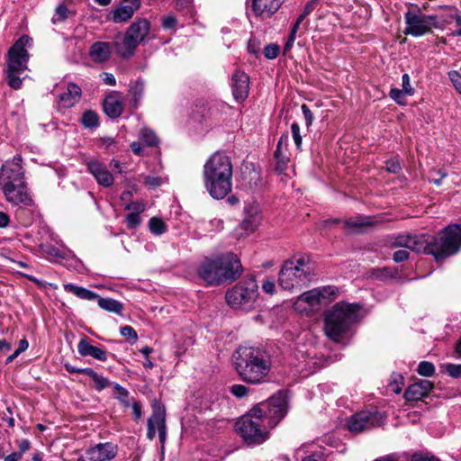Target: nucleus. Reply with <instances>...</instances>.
I'll list each match as a JSON object with an SVG mask.
<instances>
[{
  "label": "nucleus",
  "mask_w": 461,
  "mask_h": 461,
  "mask_svg": "<svg viewBox=\"0 0 461 461\" xmlns=\"http://www.w3.org/2000/svg\"><path fill=\"white\" fill-rule=\"evenodd\" d=\"M233 358L235 369L245 383L260 384L267 380L272 361L266 350L258 347H240Z\"/></svg>",
  "instance_id": "3"
},
{
  "label": "nucleus",
  "mask_w": 461,
  "mask_h": 461,
  "mask_svg": "<svg viewBox=\"0 0 461 461\" xmlns=\"http://www.w3.org/2000/svg\"><path fill=\"white\" fill-rule=\"evenodd\" d=\"M104 111L112 119L121 116L123 111V105L118 93L110 95L104 99Z\"/></svg>",
  "instance_id": "26"
},
{
  "label": "nucleus",
  "mask_w": 461,
  "mask_h": 461,
  "mask_svg": "<svg viewBox=\"0 0 461 461\" xmlns=\"http://www.w3.org/2000/svg\"><path fill=\"white\" fill-rule=\"evenodd\" d=\"M316 2L317 0H311L305 5L303 14L298 16L302 17V22L308 14H310L313 11Z\"/></svg>",
  "instance_id": "58"
},
{
  "label": "nucleus",
  "mask_w": 461,
  "mask_h": 461,
  "mask_svg": "<svg viewBox=\"0 0 461 461\" xmlns=\"http://www.w3.org/2000/svg\"><path fill=\"white\" fill-rule=\"evenodd\" d=\"M286 412L287 397L279 392L249 410L236 422V428L248 444H261L268 438V429L276 426Z\"/></svg>",
  "instance_id": "1"
},
{
  "label": "nucleus",
  "mask_w": 461,
  "mask_h": 461,
  "mask_svg": "<svg viewBox=\"0 0 461 461\" xmlns=\"http://www.w3.org/2000/svg\"><path fill=\"white\" fill-rule=\"evenodd\" d=\"M220 274L217 270V266L213 258H206L203 260L198 268V276L209 285H218L222 284Z\"/></svg>",
  "instance_id": "15"
},
{
  "label": "nucleus",
  "mask_w": 461,
  "mask_h": 461,
  "mask_svg": "<svg viewBox=\"0 0 461 461\" xmlns=\"http://www.w3.org/2000/svg\"><path fill=\"white\" fill-rule=\"evenodd\" d=\"M117 450V446L113 443H99L87 449L86 456L90 461H108L116 456Z\"/></svg>",
  "instance_id": "17"
},
{
  "label": "nucleus",
  "mask_w": 461,
  "mask_h": 461,
  "mask_svg": "<svg viewBox=\"0 0 461 461\" xmlns=\"http://www.w3.org/2000/svg\"><path fill=\"white\" fill-rule=\"evenodd\" d=\"M119 402L124 406L129 407L130 406V399H129V392L125 390L124 392L119 393L116 397Z\"/></svg>",
  "instance_id": "61"
},
{
  "label": "nucleus",
  "mask_w": 461,
  "mask_h": 461,
  "mask_svg": "<svg viewBox=\"0 0 461 461\" xmlns=\"http://www.w3.org/2000/svg\"><path fill=\"white\" fill-rule=\"evenodd\" d=\"M77 351L81 357H92L95 359L104 362L107 360V353L103 348L89 343L87 337L82 338L77 344Z\"/></svg>",
  "instance_id": "22"
},
{
  "label": "nucleus",
  "mask_w": 461,
  "mask_h": 461,
  "mask_svg": "<svg viewBox=\"0 0 461 461\" xmlns=\"http://www.w3.org/2000/svg\"><path fill=\"white\" fill-rule=\"evenodd\" d=\"M393 248H405L407 249L431 254L437 261L456 254L461 246V225H449L443 235L429 242L423 237L411 234H402L395 238L392 243Z\"/></svg>",
  "instance_id": "2"
},
{
  "label": "nucleus",
  "mask_w": 461,
  "mask_h": 461,
  "mask_svg": "<svg viewBox=\"0 0 461 461\" xmlns=\"http://www.w3.org/2000/svg\"><path fill=\"white\" fill-rule=\"evenodd\" d=\"M150 31V23L145 18H139L132 23L126 32L132 36V39L138 43L145 41Z\"/></svg>",
  "instance_id": "23"
},
{
  "label": "nucleus",
  "mask_w": 461,
  "mask_h": 461,
  "mask_svg": "<svg viewBox=\"0 0 461 461\" xmlns=\"http://www.w3.org/2000/svg\"><path fill=\"white\" fill-rule=\"evenodd\" d=\"M360 317V306L355 303H338L325 314V334L334 341H339L350 326Z\"/></svg>",
  "instance_id": "5"
},
{
  "label": "nucleus",
  "mask_w": 461,
  "mask_h": 461,
  "mask_svg": "<svg viewBox=\"0 0 461 461\" xmlns=\"http://www.w3.org/2000/svg\"><path fill=\"white\" fill-rule=\"evenodd\" d=\"M280 48L277 44H268L264 49V55L268 59H276L279 54Z\"/></svg>",
  "instance_id": "44"
},
{
  "label": "nucleus",
  "mask_w": 461,
  "mask_h": 461,
  "mask_svg": "<svg viewBox=\"0 0 461 461\" xmlns=\"http://www.w3.org/2000/svg\"><path fill=\"white\" fill-rule=\"evenodd\" d=\"M111 44L106 41H96L90 47L89 55L95 62L103 63L110 59Z\"/></svg>",
  "instance_id": "27"
},
{
  "label": "nucleus",
  "mask_w": 461,
  "mask_h": 461,
  "mask_svg": "<svg viewBox=\"0 0 461 461\" xmlns=\"http://www.w3.org/2000/svg\"><path fill=\"white\" fill-rule=\"evenodd\" d=\"M417 372L422 376H432L435 373V366L431 362L422 361L419 364Z\"/></svg>",
  "instance_id": "40"
},
{
  "label": "nucleus",
  "mask_w": 461,
  "mask_h": 461,
  "mask_svg": "<svg viewBox=\"0 0 461 461\" xmlns=\"http://www.w3.org/2000/svg\"><path fill=\"white\" fill-rule=\"evenodd\" d=\"M31 41L29 36L23 35L8 50L5 74L8 86L14 89L22 86L23 80L20 76L27 70L30 56L26 46L30 45Z\"/></svg>",
  "instance_id": "6"
},
{
  "label": "nucleus",
  "mask_w": 461,
  "mask_h": 461,
  "mask_svg": "<svg viewBox=\"0 0 461 461\" xmlns=\"http://www.w3.org/2000/svg\"><path fill=\"white\" fill-rule=\"evenodd\" d=\"M393 380L391 383L390 386L392 387L393 392L395 393H400L402 392V385L403 384L402 375L396 374L393 376Z\"/></svg>",
  "instance_id": "50"
},
{
  "label": "nucleus",
  "mask_w": 461,
  "mask_h": 461,
  "mask_svg": "<svg viewBox=\"0 0 461 461\" xmlns=\"http://www.w3.org/2000/svg\"><path fill=\"white\" fill-rule=\"evenodd\" d=\"M244 213L245 216L240 223V228L248 233L255 231L261 220L258 204L255 203L247 204L244 208Z\"/></svg>",
  "instance_id": "19"
},
{
  "label": "nucleus",
  "mask_w": 461,
  "mask_h": 461,
  "mask_svg": "<svg viewBox=\"0 0 461 461\" xmlns=\"http://www.w3.org/2000/svg\"><path fill=\"white\" fill-rule=\"evenodd\" d=\"M406 27L405 34L420 37L431 32L432 28H438V21L436 15H427L420 12L408 11L404 14Z\"/></svg>",
  "instance_id": "9"
},
{
  "label": "nucleus",
  "mask_w": 461,
  "mask_h": 461,
  "mask_svg": "<svg viewBox=\"0 0 461 461\" xmlns=\"http://www.w3.org/2000/svg\"><path fill=\"white\" fill-rule=\"evenodd\" d=\"M445 370L452 378L461 377V364H447L445 366Z\"/></svg>",
  "instance_id": "46"
},
{
  "label": "nucleus",
  "mask_w": 461,
  "mask_h": 461,
  "mask_svg": "<svg viewBox=\"0 0 461 461\" xmlns=\"http://www.w3.org/2000/svg\"><path fill=\"white\" fill-rule=\"evenodd\" d=\"M98 305L100 308L117 314H121L123 309V305L119 301H116L112 298H99L98 297Z\"/></svg>",
  "instance_id": "33"
},
{
  "label": "nucleus",
  "mask_w": 461,
  "mask_h": 461,
  "mask_svg": "<svg viewBox=\"0 0 461 461\" xmlns=\"http://www.w3.org/2000/svg\"><path fill=\"white\" fill-rule=\"evenodd\" d=\"M140 138L148 146H156L158 142L155 132L147 128H144L140 131Z\"/></svg>",
  "instance_id": "36"
},
{
  "label": "nucleus",
  "mask_w": 461,
  "mask_h": 461,
  "mask_svg": "<svg viewBox=\"0 0 461 461\" xmlns=\"http://www.w3.org/2000/svg\"><path fill=\"white\" fill-rule=\"evenodd\" d=\"M409 258V252L406 249H399L393 253V259L396 263H401Z\"/></svg>",
  "instance_id": "54"
},
{
  "label": "nucleus",
  "mask_w": 461,
  "mask_h": 461,
  "mask_svg": "<svg viewBox=\"0 0 461 461\" xmlns=\"http://www.w3.org/2000/svg\"><path fill=\"white\" fill-rule=\"evenodd\" d=\"M80 122L85 128H96L99 126V116L95 111L88 110L83 113Z\"/></svg>",
  "instance_id": "34"
},
{
  "label": "nucleus",
  "mask_w": 461,
  "mask_h": 461,
  "mask_svg": "<svg viewBox=\"0 0 461 461\" xmlns=\"http://www.w3.org/2000/svg\"><path fill=\"white\" fill-rule=\"evenodd\" d=\"M5 200L15 206H32L33 200L29 193L26 182L2 187Z\"/></svg>",
  "instance_id": "12"
},
{
  "label": "nucleus",
  "mask_w": 461,
  "mask_h": 461,
  "mask_svg": "<svg viewBox=\"0 0 461 461\" xmlns=\"http://www.w3.org/2000/svg\"><path fill=\"white\" fill-rule=\"evenodd\" d=\"M230 86L234 98L239 101H244L249 91V77L240 70H236L231 77Z\"/></svg>",
  "instance_id": "16"
},
{
  "label": "nucleus",
  "mask_w": 461,
  "mask_h": 461,
  "mask_svg": "<svg viewBox=\"0 0 461 461\" xmlns=\"http://www.w3.org/2000/svg\"><path fill=\"white\" fill-rule=\"evenodd\" d=\"M126 223L128 228L134 229L140 223V215L137 213H129L126 217Z\"/></svg>",
  "instance_id": "52"
},
{
  "label": "nucleus",
  "mask_w": 461,
  "mask_h": 461,
  "mask_svg": "<svg viewBox=\"0 0 461 461\" xmlns=\"http://www.w3.org/2000/svg\"><path fill=\"white\" fill-rule=\"evenodd\" d=\"M393 276L392 272L389 270V268L384 267V268H375L371 270V277L375 279H386L388 277H391Z\"/></svg>",
  "instance_id": "42"
},
{
  "label": "nucleus",
  "mask_w": 461,
  "mask_h": 461,
  "mask_svg": "<svg viewBox=\"0 0 461 461\" xmlns=\"http://www.w3.org/2000/svg\"><path fill=\"white\" fill-rule=\"evenodd\" d=\"M230 392L237 398H242L244 396H246L249 392V387L243 385V384H233L230 388Z\"/></svg>",
  "instance_id": "45"
},
{
  "label": "nucleus",
  "mask_w": 461,
  "mask_h": 461,
  "mask_svg": "<svg viewBox=\"0 0 461 461\" xmlns=\"http://www.w3.org/2000/svg\"><path fill=\"white\" fill-rule=\"evenodd\" d=\"M321 300V293L319 292V289L318 288L312 289V290H310V291L305 292L303 294H301L297 298L294 306L295 310L303 312L305 310L301 307V304L303 303H308L309 306H314V305L320 303Z\"/></svg>",
  "instance_id": "29"
},
{
  "label": "nucleus",
  "mask_w": 461,
  "mask_h": 461,
  "mask_svg": "<svg viewBox=\"0 0 461 461\" xmlns=\"http://www.w3.org/2000/svg\"><path fill=\"white\" fill-rule=\"evenodd\" d=\"M386 170L388 172L398 174L402 170L400 162L396 158H392L386 161Z\"/></svg>",
  "instance_id": "51"
},
{
  "label": "nucleus",
  "mask_w": 461,
  "mask_h": 461,
  "mask_svg": "<svg viewBox=\"0 0 461 461\" xmlns=\"http://www.w3.org/2000/svg\"><path fill=\"white\" fill-rule=\"evenodd\" d=\"M158 432L159 440L164 444L167 437L165 413L159 408L154 409L151 416L148 420L147 437L152 440L156 432Z\"/></svg>",
  "instance_id": "14"
},
{
  "label": "nucleus",
  "mask_w": 461,
  "mask_h": 461,
  "mask_svg": "<svg viewBox=\"0 0 461 461\" xmlns=\"http://www.w3.org/2000/svg\"><path fill=\"white\" fill-rule=\"evenodd\" d=\"M318 289L321 293V299L335 297L339 293V289L333 285L323 286Z\"/></svg>",
  "instance_id": "43"
},
{
  "label": "nucleus",
  "mask_w": 461,
  "mask_h": 461,
  "mask_svg": "<svg viewBox=\"0 0 461 461\" xmlns=\"http://www.w3.org/2000/svg\"><path fill=\"white\" fill-rule=\"evenodd\" d=\"M116 53L122 59L131 57L137 47L138 43L127 32L123 36L118 34L113 42Z\"/></svg>",
  "instance_id": "20"
},
{
  "label": "nucleus",
  "mask_w": 461,
  "mask_h": 461,
  "mask_svg": "<svg viewBox=\"0 0 461 461\" xmlns=\"http://www.w3.org/2000/svg\"><path fill=\"white\" fill-rule=\"evenodd\" d=\"M162 183V180L158 176H146L145 184L149 187L155 188L159 186Z\"/></svg>",
  "instance_id": "59"
},
{
  "label": "nucleus",
  "mask_w": 461,
  "mask_h": 461,
  "mask_svg": "<svg viewBox=\"0 0 461 461\" xmlns=\"http://www.w3.org/2000/svg\"><path fill=\"white\" fill-rule=\"evenodd\" d=\"M103 80L104 82L108 86H114L116 84L115 77L113 74L110 73H104L103 74Z\"/></svg>",
  "instance_id": "63"
},
{
  "label": "nucleus",
  "mask_w": 461,
  "mask_h": 461,
  "mask_svg": "<svg viewBox=\"0 0 461 461\" xmlns=\"http://www.w3.org/2000/svg\"><path fill=\"white\" fill-rule=\"evenodd\" d=\"M276 285L273 280H266L262 285V289L265 293L273 294L275 292Z\"/></svg>",
  "instance_id": "60"
},
{
  "label": "nucleus",
  "mask_w": 461,
  "mask_h": 461,
  "mask_svg": "<svg viewBox=\"0 0 461 461\" xmlns=\"http://www.w3.org/2000/svg\"><path fill=\"white\" fill-rule=\"evenodd\" d=\"M81 96V88L75 83H68L67 91L59 95V102L62 107L71 108L80 101Z\"/></svg>",
  "instance_id": "24"
},
{
  "label": "nucleus",
  "mask_w": 461,
  "mask_h": 461,
  "mask_svg": "<svg viewBox=\"0 0 461 461\" xmlns=\"http://www.w3.org/2000/svg\"><path fill=\"white\" fill-rule=\"evenodd\" d=\"M389 95L398 104L402 105L405 104V95H408L402 89L392 88Z\"/></svg>",
  "instance_id": "41"
},
{
  "label": "nucleus",
  "mask_w": 461,
  "mask_h": 461,
  "mask_svg": "<svg viewBox=\"0 0 461 461\" xmlns=\"http://www.w3.org/2000/svg\"><path fill=\"white\" fill-rule=\"evenodd\" d=\"M291 131H292V136H293V139H294V141L295 143L296 148L298 149H301V148H302V136H301V133H300V127H299L298 123H296V122L292 123V125H291Z\"/></svg>",
  "instance_id": "47"
},
{
  "label": "nucleus",
  "mask_w": 461,
  "mask_h": 461,
  "mask_svg": "<svg viewBox=\"0 0 461 461\" xmlns=\"http://www.w3.org/2000/svg\"><path fill=\"white\" fill-rule=\"evenodd\" d=\"M83 374L87 375L94 382V387L97 391H102L110 385V381L103 375L97 374L92 368H84Z\"/></svg>",
  "instance_id": "32"
},
{
  "label": "nucleus",
  "mask_w": 461,
  "mask_h": 461,
  "mask_svg": "<svg viewBox=\"0 0 461 461\" xmlns=\"http://www.w3.org/2000/svg\"><path fill=\"white\" fill-rule=\"evenodd\" d=\"M378 424L379 417L377 413L363 411L352 415L347 423V427L351 432L359 433Z\"/></svg>",
  "instance_id": "13"
},
{
  "label": "nucleus",
  "mask_w": 461,
  "mask_h": 461,
  "mask_svg": "<svg viewBox=\"0 0 461 461\" xmlns=\"http://www.w3.org/2000/svg\"><path fill=\"white\" fill-rule=\"evenodd\" d=\"M64 289L68 293H71L77 296L80 299L87 300V301H93L95 299H98V295L84 287L77 286L73 284H66L64 285Z\"/></svg>",
  "instance_id": "31"
},
{
  "label": "nucleus",
  "mask_w": 461,
  "mask_h": 461,
  "mask_svg": "<svg viewBox=\"0 0 461 461\" xmlns=\"http://www.w3.org/2000/svg\"><path fill=\"white\" fill-rule=\"evenodd\" d=\"M176 24V19L173 15H167L162 19V26L165 29H172Z\"/></svg>",
  "instance_id": "57"
},
{
  "label": "nucleus",
  "mask_w": 461,
  "mask_h": 461,
  "mask_svg": "<svg viewBox=\"0 0 461 461\" xmlns=\"http://www.w3.org/2000/svg\"><path fill=\"white\" fill-rule=\"evenodd\" d=\"M302 17H298L294 23V24L293 25L292 27V30H291V32H290V35H289V38L284 47V52L286 53L287 51H289L291 50V48L293 47L294 45V42L295 41V35H296V32H298V29H299V26L300 24L302 23Z\"/></svg>",
  "instance_id": "38"
},
{
  "label": "nucleus",
  "mask_w": 461,
  "mask_h": 461,
  "mask_svg": "<svg viewBox=\"0 0 461 461\" xmlns=\"http://www.w3.org/2000/svg\"><path fill=\"white\" fill-rule=\"evenodd\" d=\"M124 209L131 211V213H137L140 215L145 210V205L140 202H133L126 203Z\"/></svg>",
  "instance_id": "48"
},
{
  "label": "nucleus",
  "mask_w": 461,
  "mask_h": 461,
  "mask_svg": "<svg viewBox=\"0 0 461 461\" xmlns=\"http://www.w3.org/2000/svg\"><path fill=\"white\" fill-rule=\"evenodd\" d=\"M232 163L220 152L213 153L203 165V178L205 189L214 199H222L232 189Z\"/></svg>",
  "instance_id": "4"
},
{
  "label": "nucleus",
  "mask_w": 461,
  "mask_h": 461,
  "mask_svg": "<svg viewBox=\"0 0 461 461\" xmlns=\"http://www.w3.org/2000/svg\"><path fill=\"white\" fill-rule=\"evenodd\" d=\"M87 170L93 175L96 182L104 186L109 187L113 184L114 178L107 170L106 167L98 160H88L86 163Z\"/></svg>",
  "instance_id": "18"
},
{
  "label": "nucleus",
  "mask_w": 461,
  "mask_h": 461,
  "mask_svg": "<svg viewBox=\"0 0 461 461\" xmlns=\"http://www.w3.org/2000/svg\"><path fill=\"white\" fill-rule=\"evenodd\" d=\"M120 333L127 339L136 340L138 339L137 332L131 326H123L121 328Z\"/></svg>",
  "instance_id": "49"
},
{
  "label": "nucleus",
  "mask_w": 461,
  "mask_h": 461,
  "mask_svg": "<svg viewBox=\"0 0 461 461\" xmlns=\"http://www.w3.org/2000/svg\"><path fill=\"white\" fill-rule=\"evenodd\" d=\"M402 89L408 95H412L414 89L411 86V80L408 74H403L402 77Z\"/></svg>",
  "instance_id": "53"
},
{
  "label": "nucleus",
  "mask_w": 461,
  "mask_h": 461,
  "mask_svg": "<svg viewBox=\"0 0 461 461\" xmlns=\"http://www.w3.org/2000/svg\"><path fill=\"white\" fill-rule=\"evenodd\" d=\"M258 295V285L254 278L245 279L238 283L226 293L227 303L234 308H249L256 301Z\"/></svg>",
  "instance_id": "8"
},
{
  "label": "nucleus",
  "mask_w": 461,
  "mask_h": 461,
  "mask_svg": "<svg viewBox=\"0 0 461 461\" xmlns=\"http://www.w3.org/2000/svg\"><path fill=\"white\" fill-rule=\"evenodd\" d=\"M433 388V384L428 380H419L411 384L404 393L407 401H419L427 396Z\"/></svg>",
  "instance_id": "21"
},
{
  "label": "nucleus",
  "mask_w": 461,
  "mask_h": 461,
  "mask_svg": "<svg viewBox=\"0 0 461 461\" xmlns=\"http://www.w3.org/2000/svg\"><path fill=\"white\" fill-rule=\"evenodd\" d=\"M140 0H131V4L123 5L117 7L113 14V21L114 23H122L129 21L134 13L140 9Z\"/></svg>",
  "instance_id": "25"
},
{
  "label": "nucleus",
  "mask_w": 461,
  "mask_h": 461,
  "mask_svg": "<svg viewBox=\"0 0 461 461\" xmlns=\"http://www.w3.org/2000/svg\"><path fill=\"white\" fill-rule=\"evenodd\" d=\"M144 92V84L140 80L134 82L130 88V93L132 95L135 105H137L139 100L141 98Z\"/></svg>",
  "instance_id": "37"
},
{
  "label": "nucleus",
  "mask_w": 461,
  "mask_h": 461,
  "mask_svg": "<svg viewBox=\"0 0 461 461\" xmlns=\"http://www.w3.org/2000/svg\"><path fill=\"white\" fill-rule=\"evenodd\" d=\"M217 270L223 276H221L222 283L236 280L242 272V266L240 259L232 253H227L213 258Z\"/></svg>",
  "instance_id": "11"
},
{
  "label": "nucleus",
  "mask_w": 461,
  "mask_h": 461,
  "mask_svg": "<svg viewBox=\"0 0 461 461\" xmlns=\"http://www.w3.org/2000/svg\"><path fill=\"white\" fill-rule=\"evenodd\" d=\"M25 171L22 166V157L14 156L12 160L5 161L0 169L1 187L14 185L15 183H24Z\"/></svg>",
  "instance_id": "10"
},
{
  "label": "nucleus",
  "mask_w": 461,
  "mask_h": 461,
  "mask_svg": "<svg viewBox=\"0 0 461 461\" xmlns=\"http://www.w3.org/2000/svg\"><path fill=\"white\" fill-rule=\"evenodd\" d=\"M371 224L372 221L369 217L357 215L346 220L344 221V228L350 233H357L362 230V228Z\"/></svg>",
  "instance_id": "30"
},
{
  "label": "nucleus",
  "mask_w": 461,
  "mask_h": 461,
  "mask_svg": "<svg viewBox=\"0 0 461 461\" xmlns=\"http://www.w3.org/2000/svg\"><path fill=\"white\" fill-rule=\"evenodd\" d=\"M302 111L305 119L306 126L309 128L313 121V114L306 104L302 105Z\"/></svg>",
  "instance_id": "55"
},
{
  "label": "nucleus",
  "mask_w": 461,
  "mask_h": 461,
  "mask_svg": "<svg viewBox=\"0 0 461 461\" xmlns=\"http://www.w3.org/2000/svg\"><path fill=\"white\" fill-rule=\"evenodd\" d=\"M283 0H252V9L256 15L275 14L282 5Z\"/></svg>",
  "instance_id": "28"
},
{
  "label": "nucleus",
  "mask_w": 461,
  "mask_h": 461,
  "mask_svg": "<svg viewBox=\"0 0 461 461\" xmlns=\"http://www.w3.org/2000/svg\"><path fill=\"white\" fill-rule=\"evenodd\" d=\"M70 12L67 8L65 5H59L57 6L55 10V14L51 19L53 23L64 22L68 17Z\"/></svg>",
  "instance_id": "39"
},
{
  "label": "nucleus",
  "mask_w": 461,
  "mask_h": 461,
  "mask_svg": "<svg viewBox=\"0 0 461 461\" xmlns=\"http://www.w3.org/2000/svg\"><path fill=\"white\" fill-rule=\"evenodd\" d=\"M450 80L455 86L456 89L458 91L461 89V75L457 71H451L448 74Z\"/></svg>",
  "instance_id": "56"
},
{
  "label": "nucleus",
  "mask_w": 461,
  "mask_h": 461,
  "mask_svg": "<svg viewBox=\"0 0 461 461\" xmlns=\"http://www.w3.org/2000/svg\"><path fill=\"white\" fill-rule=\"evenodd\" d=\"M276 160V169L280 172H283L286 169L287 163L289 161L288 158L286 156L280 157L279 159Z\"/></svg>",
  "instance_id": "62"
},
{
  "label": "nucleus",
  "mask_w": 461,
  "mask_h": 461,
  "mask_svg": "<svg viewBox=\"0 0 461 461\" xmlns=\"http://www.w3.org/2000/svg\"><path fill=\"white\" fill-rule=\"evenodd\" d=\"M314 276L312 265L308 258L287 260L279 272V285L285 290L301 289Z\"/></svg>",
  "instance_id": "7"
},
{
  "label": "nucleus",
  "mask_w": 461,
  "mask_h": 461,
  "mask_svg": "<svg viewBox=\"0 0 461 461\" xmlns=\"http://www.w3.org/2000/svg\"><path fill=\"white\" fill-rule=\"evenodd\" d=\"M149 230L156 235H160L164 233L167 230L165 222L161 219L157 217H152L149 220Z\"/></svg>",
  "instance_id": "35"
},
{
  "label": "nucleus",
  "mask_w": 461,
  "mask_h": 461,
  "mask_svg": "<svg viewBox=\"0 0 461 461\" xmlns=\"http://www.w3.org/2000/svg\"><path fill=\"white\" fill-rule=\"evenodd\" d=\"M411 461H440V460L433 456L426 455V456H414V457L412 458Z\"/></svg>",
  "instance_id": "64"
}]
</instances>
